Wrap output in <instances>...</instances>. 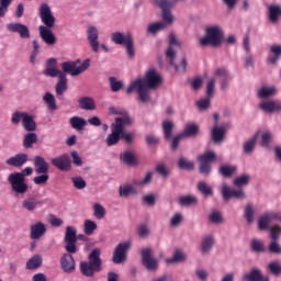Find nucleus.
I'll list each match as a JSON object with an SVG mask.
<instances>
[{
  "mask_svg": "<svg viewBox=\"0 0 281 281\" xmlns=\"http://www.w3.org/2000/svg\"><path fill=\"white\" fill-rule=\"evenodd\" d=\"M22 126L29 133H34L36 131V121H34V117L30 113H26L24 121H22Z\"/></svg>",
  "mask_w": 281,
  "mask_h": 281,
  "instance_id": "obj_36",
  "label": "nucleus"
},
{
  "mask_svg": "<svg viewBox=\"0 0 281 281\" xmlns=\"http://www.w3.org/2000/svg\"><path fill=\"white\" fill-rule=\"evenodd\" d=\"M216 90V78H211L206 85V95L212 98L214 95V91Z\"/></svg>",
  "mask_w": 281,
  "mask_h": 281,
  "instance_id": "obj_58",
  "label": "nucleus"
},
{
  "mask_svg": "<svg viewBox=\"0 0 281 281\" xmlns=\"http://www.w3.org/2000/svg\"><path fill=\"white\" fill-rule=\"evenodd\" d=\"M132 246L133 243L131 240H125L115 247L112 257L114 265H122V262H126V254H128Z\"/></svg>",
  "mask_w": 281,
  "mask_h": 281,
  "instance_id": "obj_9",
  "label": "nucleus"
},
{
  "mask_svg": "<svg viewBox=\"0 0 281 281\" xmlns=\"http://www.w3.org/2000/svg\"><path fill=\"white\" fill-rule=\"evenodd\" d=\"M38 16L43 25L38 26V34L43 43L48 46L56 45V34L52 29L56 25V16L52 12V7L44 2L38 8Z\"/></svg>",
  "mask_w": 281,
  "mask_h": 281,
  "instance_id": "obj_3",
  "label": "nucleus"
},
{
  "mask_svg": "<svg viewBox=\"0 0 281 281\" xmlns=\"http://www.w3.org/2000/svg\"><path fill=\"white\" fill-rule=\"evenodd\" d=\"M68 89H69V86H68L67 75H60L55 86V93L57 98H63V95H65Z\"/></svg>",
  "mask_w": 281,
  "mask_h": 281,
  "instance_id": "obj_26",
  "label": "nucleus"
},
{
  "mask_svg": "<svg viewBox=\"0 0 281 281\" xmlns=\"http://www.w3.org/2000/svg\"><path fill=\"white\" fill-rule=\"evenodd\" d=\"M178 168H180V170H194V161L180 156L178 160Z\"/></svg>",
  "mask_w": 281,
  "mask_h": 281,
  "instance_id": "obj_42",
  "label": "nucleus"
},
{
  "mask_svg": "<svg viewBox=\"0 0 281 281\" xmlns=\"http://www.w3.org/2000/svg\"><path fill=\"white\" fill-rule=\"evenodd\" d=\"M162 83L164 77H161V74H159L157 69L151 68L146 71L144 78L134 80L126 91L127 93H133V91H136L140 102L146 104V102H150V89H159Z\"/></svg>",
  "mask_w": 281,
  "mask_h": 281,
  "instance_id": "obj_1",
  "label": "nucleus"
},
{
  "mask_svg": "<svg viewBox=\"0 0 281 281\" xmlns=\"http://www.w3.org/2000/svg\"><path fill=\"white\" fill-rule=\"evenodd\" d=\"M78 104L82 111H95V101L91 97H81Z\"/></svg>",
  "mask_w": 281,
  "mask_h": 281,
  "instance_id": "obj_31",
  "label": "nucleus"
},
{
  "mask_svg": "<svg viewBox=\"0 0 281 281\" xmlns=\"http://www.w3.org/2000/svg\"><path fill=\"white\" fill-rule=\"evenodd\" d=\"M258 109L263 113H281V101L273 99H265L258 104Z\"/></svg>",
  "mask_w": 281,
  "mask_h": 281,
  "instance_id": "obj_13",
  "label": "nucleus"
},
{
  "mask_svg": "<svg viewBox=\"0 0 281 281\" xmlns=\"http://www.w3.org/2000/svg\"><path fill=\"white\" fill-rule=\"evenodd\" d=\"M281 57V45H272L267 58V63L270 65H278V60Z\"/></svg>",
  "mask_w": 281,
  "mask_h": 281,
  "instance_id": "obj_30",
  "label": "nucleus"
},
{
  "mask_svg": "<svg viewBox=\"0 0 281 281\" xmlns=\"http://www.w3.org/2000/svg\"><path fill=\"white\" fill-rule=\"evenodd\" d=\"M43 102L47 105L49 111H58V105L56 104V97L52 94V92H45L42 97Z\"/></svg>",
  "mask_w": 281,
  "mask_h": 281,
  "instance_id": "obj_35",
  "label": "nucleus"
},
{
  "mask_svg": "<svg viewBox=\"0 0 281 281\" xmlns=\"http://www.w3.org/2000/svg\"><path fill=\"white\" fill-rule=\"evenodd\" d=\"M281 16V5L280 4H269L268 5V19L270 23H278Z\"/></svg>",
  "mask_w": 281,
  "mask_h": 281,
  "instance_id": "obj_28",
  "label": "nucleus"
},
{
  "mask_svg": "<svg viewBox=\"0 0 281 281\" xmlns=\"http://www.w3.org/2000/svg\"><path fill=\"white\" fill-rule=\"evenodd\" d=\"M238 170V167L236 166H229V165H223L220 167V172L224 177H232Z\"/></svg>",
  "mask_w": 281,
  "mask_h": 281,
  "instance_id": "obj_54",
  "label": "nucleus"
},
{
  "mask_svg": "<svg viewBox=\"0 0 281 281\" xmlns=\"http://www.w3.org/2000/svg\"><path fill=\"white\" fill-rule=\"evenodd\" d=\"M210 223H213V225H221L223 223V213L221 211H212L209 215Z\"/></svg>",
  "mask_w": 281,
  "mask_h": 281,
  "instance_id": "obj_55",
  "label": "nucleus"
},
{
  "mask_svg": "<svg viewBox=\"0 0 281 281\" xmlns=\"http://www.w3.org/2000/svg\"><path fill=\"white\" fill-rule=\"evenodd\" d=\"M250 180H251V176L241 175V176H238L237 178H235L233 183L237 188H243V186H248Z\"/></svg>",
  "mask_w": 281,
  "mask_h": 281,
  "instance_id": "obj_53",
  "label": "nucleus"
},
{
  "mask_svg": "<svg viewBox=\"0 0 281 281\" xmlns=\"http://www.w3.org/2000/svg\"><path fill=\"white\" fill-rule=\"evenodd\" d=\"M122 139V127L111 125V133L105 138L106 146H116V144H120V140Z\"/></svg>",
  "mask_w": 281,
  "mask_h": 281,
  "instance_id": "obj_20",
  "label": "nucleus"
},
{
  "mask_svg": "<svg viewBox=\"0 0 281 281\" xmlns=\"http://www.w3.org/2000/svg\"><path fill=\"white\" fill-rule=\"evenodd\" d=\"M43 203H44L43 201L36 202L34 200H24L22 202V207L24 210H27V212H34V210H36V206L37 205H43Z\"/></svg>",
  "mask_w": 281,
  "mask_h": 281,
  "instance_id": "obj_52",
  "label": "nucleus"
},
{
  "mask_svg": "<svg viewBox=\"0 0 281 281\" xmlns=\"http://www.w3.org/2000/svg\"><path fill=\"white\" fill-rule=\"evenodd\" d=\"M89 67H91V59L88 58L83 61L77 59L75 61H64L61 64V71L58 69V60L56 58H49L46 63L44 75L48 76V78H60V76H66V74L76 77L85 74Z\"/></svg>",
  "mask_w": 281,
  "mask_h": 281,
  "instance_id": "obj_2",
  "label": "nucleus"
},
{
  "mask_svg": "<svg viewBox=\"0 0 281 281\" xmlns=\"http://www.w3.org/2000/svg\"><path fill=\"white\" fill-rule=\"evenodd\" d=\"M27 115V112H24V111H15L12 113V116H11V123L14 125V126H18V124H23V121L25 120V116Z\"/></svg>",
  "mask_w": 281,
  "mask_h": 281,
  "instance_id": "obj_47",
  "label": "nucleus"
},
{
  "mask_svg": "<svg viewBox=\"0 0 281 281\" xmlns=\"http://www.w3.org/2000/svg\"><path fill=\"white\" fill-rule=\"evenodd\" d=\"M251 249L257 254H262V251H265V244H262V240L260 239H252Z\"/></svg>",
  "mask_w": 281,
  "mask_h": 281,
  "instance_id": "obj_60",
  "label": "nucleus"
},
{
  "mask_svg": "<svg viewBox=\"0 0 281 281\" xmlns=\"http://www.w3.org/2000/svg\"><path fill=\"white\" fill-rule=\"evenodd\" d=\"M8 182L11 186V190L15 192V194H25L29 190L27 182L22 176H18V173H10L8 177Z\"/></svg>",
  "mask_w": 281,
  "mask_h": 281,
  "instance_id": "obj_10",
  "label": "nucleus"
},
{
  "mask_svg": "<svg viewBox=\"0 0 281 281\" xmlns=\"http://www.w3.org/2000/svg\"><path fill=\"white\" fill-rule=\"evenodd\" d=\"M216 159V154L214 151H206L198 157L200 164V173L204 177H210L212 172V161Z\"/></svg>",
  "mask_w": 281,
  "mask_h": 281,
  "instance_id": "obj_8",
  "label": "nucleus"
},
{
  "mask_svg": "<svg viewBox=\"0 0 281 281\" xmlns=\"http://www.w3.org/2000/svg\"><path fill=\"white\" fill-rule=\"evenodd\" d=\"M72 252L67 251L60 258V267L65 273H74L76 271V260Z\"/></svg>",
  "mask_w": 281,
  "mask_h": 281,
  "instance_id": "obj_17",
  "label": "nucleus"
},
{
  "mask_svg": "<svg viewBox=\"0 0 281 281\" xmlns=\"http://www.w3.org/2000/svg\"><path fill=\"white\" fill-rule=\"evenodd\" d=\"M225 41V33L221 26H209L205 29V36L200 38L201 47H221Z\"/></svg>",
  "mask_w": 281,
  "mask_h": 281,
  "instance_id": "obj_5",
  "label": "nucleus"
},
{
  "mask_svg": "<svg viewBox=\"0 0 281 281\" xmlns=\"http://www.w3.org/2000/svg\"><path fill=\"white\" fill-rule=\"evenodd\" d=\"M38 142V135L34 132L27 133L23 138V146L25 148H32L34 144Z\"/></svg>",
  "mask_w": 281,
  "mask_h": 281,
  "instance_id": "obj_40",
  "label": "nucleus"
},
{
  "mask_svg": "<svg viewBox=\"0 0 281 281\" xmlns=\"http://www.w3.org/2000/svg\"><path fill=\"white\" fill-rule=\"evenodd\" d=\"M167 265H177L179 262H186V254L181 250H176L172 258L166 259Z\"/></svg>",
  "mask_w": 281,
  "mask_h": 281,
  "instance_id": "obj_41",
  "label": "nucleus"
},
{
  "mask_svg": "<svg viewBox=\"0 0 281 281\" xmlns=\"http://www.w3.org/2000/svg\"><path fill=\"white\" fill-rule=\"evenodd\" d=\"M278 93V88L276 86H262L257 90V98L260 100H268V98H273Z\"/></svg>",
  "mask_w": 281,
  "mask_h": 281,
  "instance_id": "obj_25",
  "label": "nucleus"
},
{
  "mask_svg": "<svg viewBox=\"0 0 281 281\" xmlns=\"http://www.w3.org/2000/svg\"><path fill=\"white\" fill-rule=\"evenodd\" d=\"M30 160V156L25 153L16 154L5 160L7 166H12L13 168H21L25 166L26 161Z\"/></svg>",
  "mask_w": 281,
  "mask_h": 281,
  "instance_id": "obj_21",
  "label": "nucleus"
},
{
  "mask_svg": "<svg viewBox=\"0 0 281 281\" xmlns=\"http://www.w3.org/2000/svg\"><path fill=\"white\" fill-rule=\"evenodd\" d=\"M256 214V209L252 204H247L244 212V217L247 221L248 225H251L254 223V215Z\"/></svg>",
  "mask_w": 281,
  "mask_h": 281,
  "instance_id": "obj_48",
  "label": "nucleus"
},
{
  "mask_svg": "<svg viewBox=\"0 0 281 281\" xmlns=\"http://www.w3.org/2000/svg\"><path fill=\"white\" fill-rule=\"evenodd\" d=\"M258 140V134H256L252 138L246 140L243 145V151L245 155H251L254 150H256V142Z\"/></svg>",
  "mask_w": 281,
  "mask_h": 281,
  "instance_id": "obj_37",
  "label": "nucleus"
},
{
  "mask_svg": "<svg viewBox=\"0 0 281 281\" xmlns=\"http://www.w3.org/2000/svg\"><path fill=\"white\" fill-rule=\"evenodd\" d=\"M155 2L158 8H161L162 12L165 10H170L171 8H175V2L170 0H155Z\"/></svg>",
  "mask_w": 281,
  "mask_h": 281,
  "instance_id": "obj_57",
  "label": "nucleus"
},
{
  "mask_svg": "<svg viewBox=\"0 0 281 281\" xmlns=\"http://www.w3.org/2000/svg\"><path fill=\"white\" fill-rule=\"evenodd\" d=\"M225 133H227L225 127H220L218 125H215L212 130V139L214 144H221L222 142H224Z\"/></svg>",
  "mask_w": 281,
  "mask_h": 281,
  "instance_id": "obj_32",
  "label": "nucleus"
},
{
  "mask_svg": "<svg viewBox=\"0 0 281 281\" xmlns=\"http://www.w3.org/2000/svg\"><path fill=\"white\" fill-rule=\"evenodd\" d=\"M86 34L92 52L98 54L100 52V41H98L99 38L98 27L93 25L88 26L86 30Z\"/></svg>",
  "mask_w": 281,
  "mask_h": 281,
  "instance_id": "obj_14",
  "label": "nucleus"
},
{
  "mask_svg": "<svg viewBox=\"0 0 281 281\" xmlns=\"http://www.w3.org/2000/svg\"><path fill=\"white\" fill-rule=\"evenodd\" d=\"M43 265V257L35 255L26 262V269H38Z\"/></svg>",
  "mask_w": 281,
  "mask_h": 281,
  "instance_id": "obj_49",
  "label": "nucleus"
},
{
  "mask_svg": "<svg viewBox=\"0 0 281 281\" xmlns=\"http://www.w3.org/2000/svg\"><path fill=\"white\" fill-rule=\"evenodd\" d=\"M169 41H170V46L166 52V56L169 60V65H173L178 74H186L188 69V61L186 60V58H182L180 65H175V57L177 56V52L175 50L172 45H177L178 47H181V42L179 41V38H177V35H175V33L169 34Z\"/></svg>",
  "mask_w": 281,
  "mask_h": 281,
  "instance_id": "obj_6",
  "label": "nucleus"
},
{
  "mask_svg": "<svg viewBox=\"0 0 281 281\" xmlns=\"http://www.w3.org/2000/svg\"><path fill=\"white\" fill-rule=\"evenodd\" d=\"M50 164L58 170H71V158L67 154L53 158Z\"/></svg>",
  "mask_w": 281,
  "mask_h": 281,
  "instance_id": "obj_18",
  "label": "nucleus"
},
{
  "mask_svg": "<svg viewBox=\"0 0 281 281\" xmlns=\"http://www.w3.org/2000/svg\"><path fill=\"white\" fill-rule=\"evenodd\" d=\"M119 194L120 196L126 199L128 194H137V191L135 190V187H133L132 184H125L119 188Z\"/></svg>",
  "mask_w": 281,
  "mask_h": 281,
  "instance_id": "obj_45",
  "label": "nucleus"
},
{
  "mask_svg": "<svg viewBox=\"0 0 281 281\" xmlns=\"http://www.w3.org/2000/svg\"><path fill=\"white\" fill-rule=\"evenodd\" d=\"M34 167L36 175H47L49 172V164L42 156L34 157Z\"/></svg>",
  "mask_w": 281,
  "mask_h": 281,
  "instance_id": "obj_24",
  "label": "nucleus"
},
{
  "mask_svg": "<svg viewBox=\"0 0 281 281\" xmlns=\"http://www.w3.org/2000/svg\"><path fill=\"white\" fill-rule=\"evenodd\" d=\"M8 32H13L19 34L20 38L27 40L30 38V27L23 23H8L7 24Z\"/></svg>",
  "mask_w": 281,
  "mask_h": 281,
  "instance_id": "obj_16",
  "label": "nucleus"
},
{
  "mask_svg": "<svg viewBox=\"0 0 281 281\" xmlns=\"http://www.w3.org/2000/svg\"><path fill=\"white\" fill-rule=\"evenodd\" d=\"M162 128L166 139H172V128H175V123L172 121H165L162 123Z\"/></svg>",
  "mask_w": 281,
  "mask_h": 281,
  "instance_id": "obj_56",
  "label": "nucleus"
},
{
  "mask_svg": "<svg viewBox=\"0 0 281 281\" xmlns=\"http://www.w3.org/2000/svg\"><path fill=\"white\" fill-rule=\"evenodd\" d=\"M183 223V214L176 213L170 220L171 227H179Z\"/></svg>",
  "mask_w": 281,
  "mask_h": 281,
  "instance_id": "obj_63",
  "label": "nucleus"
},
{
  "mask_svg": "<svg viewBox=\"0 0 281 281\" xmlns=\"http://www.w3.org/2000/svg\"><path fill=\"white\" fill-rule=\"evenodd\" d=\"M110 38L115 45H125L127 58H130V60L135 58V40L133 38V35H125L124 33L117 31L112 33Z\"/></svg>",
  "mask_w": 281,
  "mask_h": 281,
  "instance_id": "obj_7",
  "label": "nucleus"
},
{
  "mask_svg": "<svg viewBox=\"0 0 281 281\" xmlns=\"http://www.w3.org/2000/svg\"><path fill=\"white\" fill-rule=\"evenodd\" d=\"M69 124L75 131H85L87 126V120L80 116H72L69 119Z\"/></svg>",
  "mask_w": 281,
  "mask_h": 281,
  "instance_id": "obj_34",
  "label": "nucleus"
},
{
  "mask_svg": "<svg viewBox=\"0 0 281 281\" xmlns=\"http://www.w3.org/2000/svg\"><path fill=\"white\" fill-rule=\"evenodd\" d=\"M214 75L217 78H221L220 80V87L222 91H227L229 89V80H232V77L229 76V72L225 68H217L214 72Z\"/></svg>",
  "mask_w": 281,
  "mask_h": 281,
  "instance_id": "obj_23",
  "label": "nucleus"
},
{
  "mask_svg": "<svg viewBox=\"0 0 281 281\" xmlns=\"http://www.w3.org/2000/svg\"><path fill=\"white\" fill-rule=\"evenodd\" d=\"M265 278L260 268H252L250 271L243 274V281H262Z\"/></svg>",
  "mask_w": 281,
  "mask_h": 281,
  "instance_id": "obj_27",
  "label": "nucleus"
},
{
  "mask_svg": "<svg viewBox=\"0 0 281 281\" xmlns=\"http://www.w3.org/2000/svg\"><path fill=\"white\" fill-rule=\"evenodd\" d=\"M110 87L114 93H117V91H120V89H122L124 87V82L117 81V79L115 77H111L110 78Z\"/></svg>",
  "mask_w": 281,
  "mask_h": 281,
  "instance_id": "obj_59",
  "label": "nucleus"
},
{
  "mask_svg": "<svg viewBox=\"0 0 281 281\" xmlns=\"http://www.w3.org/2000/svg\"><path fill=\"white\" fill-rule=\"evenodd\" d=\"M121 161L125 164V166H137V158L135 157V153L131 150L123 151L121 155Z\"/></svg>",
  "mask_w": 281,
  "mask_h": 281,
  "instance_id": "obj_33",
  "label": "nucleus"
},
{
  "mask_svg": "<svg viewBox=\"0 0 281 281\" xmlns=\"http://www.w3.org/2000/svg\"><path fill=\"white\" fill-rule=\"evenodd\" d=\"M112 126L114 127L120 126L121 133H122L123 131H126V126H133V119L125 113L123 114V116L116 117L115 122L112 123Z\"/></svg>",
  "mask_w": 281,
  "mask_h": 281,
  "instance_id": "obj_29",
  "label": "nucleus"
},
{
  "mask_svg": "<svg viewBox=\"0 0 281 281\" xmlns=\"http://www.w3.org/2000/svg\"><path fill=\"white\" fill-rule=\"evenodd\" d=\"M269 271L272 276H280L281 274V266L278 261H272L268 265Z\"/></svg>",
  "mask_w": 281,
  "mask_h": 281,
  "instance_id": "obj_64",
  "label": "nucleus"
},
{
  "mask_svg": "<svg viewBox=\"0 0 281 281\" xmlns=\"http://www.w3.org/2000/svg\"><path fill=\"white\" fill-rule=\"evenodd\" d=\"M64 240L66 243L65 249L68 251V254H76L78 251V246L76 244L78 243V235L76 227L67 226Z\"/></svg>",
  "mask_w": 281,
  "mask_h": 281,
  "instance_id": "obj_11",
  "label": "nucleus"
},
{
  "mask_svg": "<svg viewBox=\"0 0 281 281\" xmlns=\"http://www.w3.org/2000/svg\"><path fill=\"white\" fill-rule=\"evenodd\" d=\"M214 245H216V239L214 238V235L203 236L200 244L201 254H203V256H207V254H210V251L214 249Z\"/></svg>",
  "mask_w": 281,
  "mask_h": 281,
  "instance_id": "obj_22",
  "label": "nucleus"
},
{
  "mask_svg": "<svg viewBox=\"0 0 281 281\" xmlns=\"http://www.w3.org/2000/svg\"><path fill=\"white\" fill-rule=\"evenodd\" d=\"M271 221L272 220H271L269 213H265L263 215H261L259 217L258 228L261 231L269 229V225H271Z\"/></svg>",
  "mask_w": 281,
  "mask_h": 281,
  "instance_id": "obj_46",
  "label": "nucleus"
},
{
  "mask_svg": "<svg viewBox=\"0 0 281 281\" xmlns=\"http://www.w3.org/2000/svg\"><path fill=\"white\" fill-rule=\"evenodd\" d=\"M268 251H270V254H281V246L280 243H278V239H272L270 241Z\"/></svg>",
  "mask_w": 281,
  "mask_h": 281,
  "instance_id": "obj_62",
  "label": "nucleus"
},
{
  "mask_svg": "<svg viewBox=\"0 0 281 281\" xmlns=\"http://www.w3.org/2000/svg\"><path fill=\"white\" fill-rule=\"evenodd\" d=\"M166 27H168V25H166V23L156 22V23H153V24L148 25L147 32L149 34H157V32H161V30H166Z\"/></svg>",
  "mask_w": 281,
  "mask_h": 281,
  "instance_id": "obj_51",
  "label": "nucleus"
},
{
  "mask_svg": "<svg viewBox=\"0 0 281 281\" xmlns=\"http://www.w3.org/2000/svg\"><path fill=\"white\" fill-rule=\"evenodd\" d=\"M30 229V238L32 240H40V238L45 236V233L47 232V225H45L43 222H36L35 224L31 225Z\"/></svg>",
  "mask_w": 281,
  "mask_h": 281,
  "instance_id": "obj_19",
  "label": "nucleus"
},
{
  "mask_svg": "<svg viewBox=\"0 0 281 281\" xmlns=\"http://www.w3.org/2000/svg\"><path fill=\"white\" fill-rule=\"evenodd\" d=\"M181 135L184 137H196L199 135V125L194 123L187 124Z\"/></svg>",
  "mask_w": 281,
  "mask_h": 281,
  "instance_id": "obj_38",
  "label": "nucleus"
},
{
  "mask_svg": "<svg viewBox=\"0 0 281 281\" xmlns=\"http://www.w3.org/2000/svg\"><path fill=\"white\" fill-rule=\"evenodd\" d=\"M179 205L190 206V205H196L199 203V199L195 195H181L178 199Z\"/></svg>",
  "mask_w": 281,
  "mask_h": 281,
  "instance_id": "obj_39",
  "label": "nucleus"
},
{
  "mask_svg": "<svg viewBox=\"0 0 281 281\" xmlns=\"http://www.w3.org/2000/svg\"><path fill=\"white\" fill-rule=\"evenodd\" d=\"M102 250L100 248H94L88 256L89 262H80V271L82 276H86V278H93L95 271H102V258H100Z\"/></svg>",
  "mask_w": 281,
  "mask_h": 281,
  "instance_id": "obj_4",
  "label": "nucleus"
},
{
  "mask_svg": "<svg viewBox=\"0 0 281 281\" xmlns=\"http://www.w3.org/2000/svg\"><path fill=\"white\" fill-rule=\"evenodd\" d=\"M142 260L147 271H157V267H159V260L153 257V250L150 248H144L142 250Z\"/></svg>",
  "mask_w": 281,
  "mask_h": 281,
  "instance_id": "obj_12",
  "label": "nucleus"
},
{
  "mask_svg": "<svg viewBox=\"0 0 281 281\" xmlns=\"http://www.w3.org/2000/svg\"><path fill=\"white\" fill-rule=\"evenodd\" d=\"M98 229V224L94 221L86 220L83 223V232L86 236L93 235V232Z\"/></svg>",
  "mask_w": 281,
  "mask_h": 281,
  "instance_id": "obj_44",
  "label": "nucleus"
},
{
  "mask_svg": "<svg viewBox=\"0 0 281 281\" xmlns=\"http://www.w3.org/2000/svg\"><path fill=\"white\" fill-rule=\"evenodd\" d=\"M222 196L224 201H229L231 199H245V191L243 189H232L227 184H222Z\"/></svg>",
  "mask_w": 281,
  "mask_h": 281,
  "instance_id": "obj_15",
  "label": "nucleus"
},
{
  "mask_svg": "<svg viewBox=\"0 0 281 281\" xmlns=\"http://www.w3.org/2000/svg\"><path fill=\"white\" fill-rule=\"evenodd\" d=\"M281 236V226L280 225H273L270 227V238L272 240H280Z\"/></svg>",
  "mask_w": 281,
  "mask_h": 281,
  "instance_id": "obj_61",
  "label": "nucleus"
},
{
  "mask_svg": "<svg viewBox=\"0 0 281 281\" xmlns=\"http://www.w3.org/2000/svg\"><path fill=\"white\" fill-rule=\"evenodd\" d=\"M93 215L99 221H102V218H104V216H106V209H104V206H102V204L95 203V204H93Z\"/></svg>",
  "mask_w": 281,
  "mask_h": 281,
  "instance_id": "obj_50",
  "label": "nucleus"
},
{
  "mask_svg": "<svg viewBox=\"0 0 281 281\" xmlns=\"http://www.w3.org/2000/svg\"><path fill=\"white\" fill-rule=\"evenodd\" d=\"M196 188L199 192H201V194H203L204 196H214V190L204 181L198 182Z\"/></svg>",
  "mask_w": 281,
  "mask_h": 281,
  "instance_id": "obj_43",
  "label": "nucleus"
}]
</instances>
